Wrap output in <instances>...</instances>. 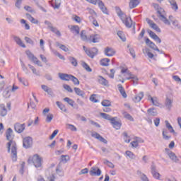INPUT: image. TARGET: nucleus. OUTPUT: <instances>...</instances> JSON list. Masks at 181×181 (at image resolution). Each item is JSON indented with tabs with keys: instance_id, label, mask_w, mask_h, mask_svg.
Returning <instances> with one entry per match:
<instances>
[{
	"instance_id": "10",
	"label": "nucleus",
	"mask_w": 181,
	"mask_h": 181,
	"mask_svg": "<svg viewBox=\"0 0 181 181\" xmlns=\"http://www.w3.org/2000/svg\"><path fill=\"white\" fill-rule=\"evenodd\" d=\"M147 33H148L150 37H151V39H153L155 42H158V43H162V40H160L159 38V36L156 35L155 33H153L152 30H151L150 29H148Z\"/></svg>"
},
{
	"instance_id": "29",
	"label": "nucleus",
	"mask_w": 181,
	"mask_h": 181,
	"mask_svg": "<svg viewBox=\"0 0 181 181\" xmlns=\"http://www.w3.org/2000/svg\"><path fill=\"white\" fill-rule=\"evenodd\" d=\"M138 5H139V1L138 0H130V2H129L130 9H134V8H136Z\"/></svg>"
},
{
	"instance_id": "53",
	"label": "nucleus",
	"mask_w": 181,
	"mask_h": 181,
	"mask_svg": "<svg viewBox=\"0 0 181 181\" xmlns=\"http://www.w3.org/2000/svg\"><path fill=\"white\" fill-rule=\"evenodd\" d=\"M150 28H151L152 29H154V30L160 33V28H159V27L158 26V25H156V23H154L153 24H151V26Z\"/></svg>"
},
{
	"instance_id": "58",
	"label": "nucleus",
	"mask_w": 181,
	"mask_h": 181,
	"mask_svg": "<svg viewBox=\"0 0 181 181\" xmlns=\"http://www.w3.org/2000/svg\"><path fill=\"white\" fill-rule=\"evenodd\" d=\"M60 5H62V0H55V6H54V9H59V8H60Z\"/></svg>"
},
{
	"instance_id": "33",
	"label": "nucleus",
	"mask_w": 181,
	"mask_h": 181,
	"mask_svg": "<svg viewBox=\"0 0 181 181\" xmlns=\"http://www.w3.org/2000/svg\"><path fill=\"white\" fill-rule=\"evenodd\" d=\"M169 3L172 6L171 8L172 9H173V11H177V9H179V6H177V4L176 3V1L170 0Z\"/></svg>"
},
{
	"instance_id": "41",
	"label": "nucleus",
	"mask_w": 181,
	"mask_h": 181,
	"mask_svg": "<svg viewBox=\"0 0 181 181\" xmlns=\"http://www.w3.org/2000/svg\"><path fill=\"white\" fill-rule=\"evenodd\" d=\"M28 67L33 71V74L35 76H40L39 71H37L35 66H32L31 64H28Z\"/></svg>"
},
{
	"instance_id": "21",
	"label": "nucleus",
	"mask_w": 181,
	"mask_h": 181,
	"mask_svg": "<svg viewBox=\"0 0 181 181\" xmlns=\"http://www.w3.org/2000/svg\"><path fill=\"white\" fill-rule=\"evenodd\" d=\"M117 87H118V90H119L120 94L122 95L123 98H127V92H125V89H124V87L122 86V85L118 84Z\"/></svg>"
},
{
	"instance_id": "37",
	"label": "nucleus",
	"mask_w": 181,
	"mask_h": 181,
	"mask_svg": "<svg viewBox=\"0 0 181 181\" xmlns=\"http://www.w3.org/2000/svg\"><path fill=\"white\" fill-rule=\"evenodd\" d=\"M49 30H51V32H52L53 33H55V35H57V36H59V37H60V36H62V33H60V30H57L56 28V27H51L49 28Z\"/></svg>"
},
{
	"instance_id": "17",
	"label": "nucleus",
	"mask_w": 181,
	"mask_h": 181,
	"mask_svg": "<svg viewBox=\"0 0 181 181\" xmlns=\"http://www.w3.org/2000/svg\"><path fill=\"white\" fill-rule=\"evenodd\" d=\"M64 101H65V103H67L69 105H71V107H73L74 108H76V110L78 109V105H75V106H74V100H73L70 98H64Z\"/></svg>"
},
{
	"instance_id": "2",
	"label": "nucleus",
	"mask_w": 181,
	"mask_h": 181,
	"mask_svg": "<svg viewBox=\"0 0 181 181\" xmlns=\"http://www.w3.org/2000/svg\"><path fill=\"white\" fill-rule=\"evenodd\" d=\"M153 6L156 10L158 13L157 16L160 19V21H161V22H163L165 25L170 26V21H169L166 16H165V10L162 7L159 6V4H153Z\"/></svg>"
},
{
	"instance_id": "49",
	"label": "nucleus",
	"mask_w": 181,
	"mask_h": 181,
	"mask_svg": "<svg viewBox=\"0 0 181 181\" xmlns=\"http://www.w3.org/2000/svg\"><path fill=\"white\" fill-rule=\"evenodd\" d=\"M103 107H111V102L108 100H104L101 103Z\"/></svg>"
},
{
	"instance_id": "24",
	"label": "nucleus",
	"mask_w": 181,
	"mask_h": 181,
	"mask_svg": "<svg viewBox=\"0 0 181 181\" xmlns=\"http://www.w3.org/2000/svg\"><path fill=\"white\" fill-rule=\"evenodd\" d=\"M142 98H144V93L141 92L138 95H136L134 96V98H133V101L134 103H139V101H141V100H142Z\"/></svg>"
},
{
	"instance_id": "42",
	"label": "nucleus",
	"mask_w": 181,
	"mask_h": 181,
	"mask_svg": "<svg viewBox=\"0 0 181 181\" xmlns=\"http://www.w3.org/2000/svg\"><path fill=\"white\" fill-rule=\"evenodd\" d=\"M137 173H138V175H140L141 180H143V181H149V179L148 178L146 175L142 173V172L138 170Z\"/></svg>"
},
{
	"instance_id": "15",
	"label": "nucleus",
	"mask_w": 181,
	"mask_h": 181,
	"mask_svg": "<svg viewBox=\"0 0 181 181\" xmlns=\"http://www.w3.org/2000/svg\"><path fill=\"white\" fill-rule=\"evenodd\" d=\"M104 53L105 56L111 57L115 54V50L111 47H107L105 49Z\"/></svg>"
},
{
	"instance_id": "14",
	"label": "nucleus",
	"mask_w": 181,
	"mask_h": 181,
	"mask_svg": "<svg viewBox=\"0 0 181 181\" xmlns=\"http://www.w3.org/2000/svg\"><path fill=\"white\" fill-rule=\"evenodd\" d=\"M127 74L130 76V77L127 78V80H132L133 84H138V80H139L137 76H135L134 74H132L131 72H129V71L127 70Z\"/></svg>"
},
{
	"instance_id": "22",
	"label": "nucleus",
	"mask_w": 181,
	"mask_h": 181,
	"mask_svg": "<svg viewBox=\"0 0 181 181\" xmlns=\"http://www.w3.org/2000/svg\"><path fill=\"white\" fill-rule=\"evenodd\" d=\"M13 40L16 42V43L18 45V46H21V47H23V48L26 47V45L23 44V42H22V40L19 37L14 36Z\"/></svg>"
},
{
	"instance_id": "8",
	"label": "nucleus",
	"mask_w": 181,
	"mask_h": 181,
	"mask_svg": "<svg viewBox=\"0 0 181 181\" xmlns=\"http://www.w3.org/2000/svg\"><path fill=\"white\" fill-rule=\"evenodd\" d=\"M146 45L147 46H149V47H151V49H153V50H156V52H158L159 53H162V52H160V50L159 49V48H158L156 45H155V43H153V42L151 41V40H149V38L146 39Z\"/></svg>"
},
{
	"instance_id": "30",
	"label": "nucleus",
	"mask_w": 181,
	"mask_h": 181,
	"mask_svg": "<svg viewBox=\"0 0 181 181\" xmlns=\"http://www.w3.org/2000/svg\"><path fill=\"white\" fill-rule=\"evenodd\" d=\"M98 35H90L88 38V42H93V43H98Z\"/></svg>"
},
{
	"instance_id": "11",
	"label": "nucleus",
	"mask_w": 181,
	"mask_h": 181,
	"mask_svg": "<svg viewBox=\"0 0 181 181\" xmlns=\"http://www.w3.org/2000/svg\"><path fill=\"white\" fill-rule=\"evenodd\" d=\"M90 176H100L101 170L98 167H92L90 171Z\"/></svg>"
},
{
	"instance_id": "60",
	"label": "nucleus",
	"mask_w": 181,
	"mask_h": 181,
	"mask_svg": "<svg viewBox=\"0 0 181 181\" xmlns=\"http://www.w3.org/2000/svg\"><path fill=\"white\" fill-rule=\"evenodd\" d=\"M144 35H145V28H143L141 30V32L140 33V34L138 36V40H141L142 39V37H144Z\"/></svg>"
},
{
	"instance_id": "43",
	"label": "nucleus",
	"mask_w": 181,
	"mask_h": 181,
	"mask_svg": "<svg viewBox=\"0 0 181 181\" xmlns=\"http://www.w3.org/2000/svg\"><path fill=\"white\" fill-rule=\"evenodd\" d=\"M125 154L127 155V156L129 158V159H136V158L135 154H134V153H132V151H127L125 152Z\"/></svg>"
},
{
	"instance_id": "36",
	"label": "nucleus",
	"mask_w": 181,
	"mask_h": 181,
	"mask_svg": "<svg viewBox=\"0 0 181 181\" xmlns=\"http://www.w3.org/2000/svg\"><path fill=\"white\" fill-rule=\"evenodd\" d=\"M173 101H172V100H170L169 98H167L165 100V107L168 108V110H170V108H172V104H173Z\"/></svg>"
},
{
	"instance_id": "38",
	"label": "nucleus",
	"mask_w": 181,
	"mask_h": 181,
	"mask_svg": "<svg viewBox=\"0 0 181 181\" xmlns=\"http://www.w3.org/2000/svg\"><path fill=\"white\" fill-rule=\"evenodd\" d=\"M117 36L119 37V39H121L122 42H126L127 37H125V34H124V32L118 31Z\"/></svg>"
},
{
	"instance_id": "48",
	"label": "nucleus",
	"mask_w": 181,
	"mask_h": 181,
	"mask_svg": "<svg viewBox=\"0 0 181 181\" xmlns=\"http://www.w3.org/2000/svg\"><path fill=\"white\" fill-rule=\"evenodd\" d=\"M57 46H58V47H59V49H61L64 52H69V48H67V47H66V45H62L59 42H57Z\"/></svg>"
},
{
	"instance_id": "31",
	"label": "nucleus",
	"mask_w": 181,
	"mask_h": 181,
	"mask_svg": "<svg viewBox=\"0 0 181 181\" xmlns=\"http://www.w3.org/2000/svg\"><path fill=\"white\" fill-rule=\"evenodd\" d=\"M110 62V60L108 58L102 59L100 60V65L103 66L105 67H107V66H110V64H109Z\"/></svg>"
},
{
	"instance_id": "27",
	"label": "nucleus",
	"mask_w": 181,
	"mask_h": 181,
	"mask_svg": "<svg viewBox=\"0 0 181 181\" xmlns=\"http://www.w3.org/2000/svg\"><path fill=\"white\" fill-rule=\"evenodd\" d=\"M165 127L167 129H168V131L170 132V134H175L176 132H175V129H173V127H172L170 123H169L168 120H165Z\"/></svg>"
},
{
	"instance_id": "16",
	"label": "nucleus",
	"mask_w": 181,
	"mask_h": 181,
	"mask_svg": "<svg viewBox=\"0 0 181 181\" xmlns=\"http://www.w3.org/2000/svg\"><path fill=\"white\" fill-rule=\"evenodd\" d=\"M58 76L59 78H61V80H64V81H69V80H71V77L73 75L59 73Z\"/></svg>"
},
{
	"instance_id": "61",
	"label": "nucleus",
	"mask_w": 181,
	"mask_h": 181,
	"mask_svg": "<svg viewBox=\"0 0 181 181\" xmlns=\"http://www.w3.org/2000/svg\"><path fill=\"white\" fill-rule=\"evenodd\" d=\"M52 119H53V115L49 114L47 115L46 122H52Z\"/></svg>"
},
{
	"instance_id": "44",
	"label": "nucleus",
	"mask_w": 181,
	"mask_h": 181,
	"mask_svg": "<svg viewBox=\"0 0 181 181\" xmlns=\"http://www.w3.org/2000/svg\"><path fill=\"white\" fill-rule=\"evenodd\" d=\"M81 38L84 42H88L89 37H87V35H86V30H82L81 33Z\"/></svg>"
},
{
	"instance_id": "40",
	"label": "nucleus",
	"mask_w": 181,
	"mask_h": 181,
	"mask_svg": "<svg viewBox=\"0 0 181 181\" xmlns=\"http://www.w3.org/2000/svg\"><path fill=\"white\" fill-rule=\"evenodd\" d=\"M144 53H146L147 56L149 57V59H153V54L151 52V49L149 48H146L145 49H143Z\"/></svg>"
},
{
	"instance_id": "34",
	"label": "nucleus",
	"mask_w": 181,
	"mask_h": 181,
	"mask_svg": "<svg viewBox=\"0 0 181 181\" xmlns=\"http://www.w3.org/2000/svg\"><path fill=\"white\" fill-rule=\"evenodd\" d=\"M100 117H102V118H104V119H107V121H110V122L112 119V117H111V115L107 113L100 112Z\"/></svg>"
},
{
	"instance_id": "26",
	"label": "nucleus",
	"mask_w": 181,
	"mask_h": 181,
	"mask_svg": "<svg viewBox=\"0 0 181 181\" xmlns=\"http://www.w3.org/2000/svg\"><path fill=\"white\" fill-rule=\"evenodd\" d=\"M70 30L71 32H72V33H76V35H80V27H78V25H72L70 28Z\"/></svg>"
},
{
	"instance_id": "7",
	"label": "nucleus",
	"mask_w": 181,
	"mask_h": 181,
	"mask_svg": "<svg viewBox=\"0 0 181 181\" xmlns=\"http://www.w3.org/2000/svg\"><path fill=\"white\" fill-rule=\"evenodd\" d=\"M25 128L26 125L25 124L16 123L14 124V129L16 132H18V134H22V132L25 131Z\"/></svg>"
},
{
	"instance_id": "50",
	"label": "nucleus",
	"mask_w": 181,
	"mask_h": 181,
	"mask_svg": "<svg viewBox=\"0 0 181 181\" xmlns=\"http://www.w3.org/2000/svg\"><path fill=\"white\" fill-rule=\"evenodd\" d=\"M17 78L20 81V83H22L23 84V86H28V81H26L25 78H21L19 77V75H18Z\"/></svg>"
},
{
	"instance_id": "51",
	"label": "nucleus",
	"mask_w": 181,
	"mask_h": 181,
	"mask_svg": "<svg viewBox=\"0 0 181 181\" xmlns=\"http://www.w3.org/2000/svg\"><path fill=\"white\" fill-rule=\"evenodd\" d=\"M3 95L5 98H9L11 97V94L9 93V88H6L3 92Z\"/></svg>"
},
{
	"instance_id": "19",
	"label": "nucleus",
	"mask_w": 181,
	"mask_h": 181,
	"mask_svg": "<svg viewBox=\"0 0 181 181\" xmlns=\"http://www.w3.org/2000/svg\"><path fill=\"white\" fill-rule=\"evenodd\" d=\"M98 83L99 84H101V86H105L106 87H108V86H110L108 81L102 76H99Z\"/></svg>"
},
{
	"instance_id": "55",
	"label": "nucleus",
	"mask_w": 181,
	"mask_h": 181,
	"mask_svg": "<svg viewBox=\"0 0 181 181\" xmlns=\"http://www.w3.org/2000/svg\"><path fill=\"white\" fill-rule=\"evenodd\" d=\"M63 88H64V90L68 91V93H73V89L71 88V87H70V86L67 84H64Z\"/></svg>"
},
{
	"instance_id": "39",
	"label": "nucleus",
	"mask_w": 181,
	"mask_h": 181,
	"mask_svg": "<svg viewBox=\"0 0 181 181\" xmlns=\"http://www.w3.org/2000/svg\"><path fill=\"white\" fill-rule=\"evenodd\" d=\"M70 63L72 64V66H74V67H77V59H76V58L73 57H68Z\"/></svg>"
},
{
	"instance_id": "3",
	"label": "nucleus",
	"mask_w": 181,
	"mask_h": 181,
	"mask_svg": "<svg viewBox=\"0 0 181 181\" xmlns=\"http://www.w3.org/2000/svg\"><path fill=\"white\" fill-rule=\"evenodd\" d=\"M115 9L117 16L120 18L121 21L123 22L125 26L129 28H132V19L131 17L125 16L119 7L117 6L115 7Z\"/></svg>"
},
{
	"instance_id": "5",
	"label": "nucleus",
	"mask_w": 181,
	"mask_h": 181,
	"mask_svg": "<svg viewBox=\"0 0 181 181\" xmlns=\"http://www.w3.org/2000/svg\"><path fill=\"white\" fill-rule=\"evenodd\" d=\"M83 49L85 53L87 54V56H88V57H90V59H94V57H95V56L98 54V49H97L96 47L88 49L83 45Z\"/></svg>"
},
{
	"instance_id": "63",
	"label": "nucleus",
	"mask_w": 181,
	"mask_h": 181,
	"mask_svg": "<svg viewBox=\"0 0 181 181\" xmlns=\"http://www.w3.org/2000/svg\"><path fill=\"white\" fill-rule=\"evenodd\" d=\"M173 80H175V81H177V83H180L181 84V78L180 77H179V76L175 75L173 76Z\"/></svg>"
},
{
	"instance_id": "9",
	"label": "nucleus",
	"mask_w": 181,
	"mask_h": 181,
	"mask_svg": "<svg viewBox=\"0 0 181 181\" xmlns=\"http://www.w3.org/2000/svg\"><path fill=\"white\" fill-rule=\"evenodd\" d=\"M117 117H112L110 124H112L113 128H115V129H121L122 123H121V121H117Z\"/></svg>"
},
{
	"instance_id": "12",
	"label": "nucleus",
	"mask_w": 181,
	"mask_h": 181,
	"mask_svg": "<svg viewBox=\"0 0 181 181\" xmlns=\"http://www.w3.org/2000/svg\"><path fill=\"white\" fill-rule=\"evenodd\" d=\"M91 136H93V138H95L96 139H98V141H100V142H103V144H107V141L104 139V137H103L100 134L97 133V132H93L91 134Z\"/></svg>"
},
{
	"instance_id": "20",
	"label": "nucleus",
	"mask_w": 181,
	"mask_h": 181,
	"mask_svg": "<svg viewBox=\"0 0 181 181\" xmlns=\"http://www.w3.org/2000/svg\"><path fill=\"white\" fill-rule=\"evenodd\" d=\"M74 90L75 92V93L76 94V95H78L79 97H81V98H84V95H86V93H84V91H83L81 89H80L79 88H74Z\"/></svg>"
},
{
	"instance_id": "54",
	"label": "nucleus",
	"mask_w": 181,
	"mask_h": 181,
	"mask_svg": "<svg viewBox=\"0 0 181 181\" xmlns=\"http://www.w3.org/2000/svg\"><path fill=\"white\" fill-rule=\"evenodd\" d=\"M25 161H23L21 163V168H20V170H19V173L21 174V175H23L25 170L23 169H25Z\"/></svg>"
},
{
	"instance_id": "64",
	"label": "nucleus",
	"mask_w": 181,
	"mask_h": 181,
	"mask_svg": "<svg viewBox=\"0 0 181 181\" xmlns=\"http://www.w3.org/2000/svg\"><path fill=\"white\" fill-rule=\"evenodd\" d=\"M173 25L175 28H177L178 29H181V26L179 25V21H173Z\"/></svg>"
},
{
	"instance_id": "13",
	"label": "nucleus",
	"mask_w": 181,
	"mask_h": 181,
	"mask_svg": "<svg viewBox=\"0 0 181 181\" xmlns=\"http://www.w3.org/2000/svg\"><path fill=\"white\" fill-rule=\"evenodd\" d=\"M98 5L103 13L108 15V9L107 7H105V5H104V2H103V1L98 0Z\"/></svg>"
},
{
	"instance_id": "32",
	"label": "nucleus",
	"mask_w": 181,
	"mask_h": 181,
	"mask_svg": "<svg viewBox=\"0 0 181 181\" xmlns=\"http://www.w3.org/2000/svg\"><path fill=\"white\" fill-rule=\"evenodd\" d=\"M56 104L58 108L60 109L61 111H64V112H67V109H66V106L62 103V102L57 101Z\"/></svg>"
},
{
	"instance_id": "6",
	"label": "nucleus",
	"mask_w": 181,
	"mask_h": 181,
	"mask_svg": "<svg viewBox=\"0 0 181 181\" xmlns=\"http://www.w3.org/2000/svg\"><path fill=\"white\" fill-rule=\"evenodd\" d=\"M33 144V140L32 139V137L28 136L23 139V147L25 148V149L30 148Z\"/></svg>"
},
{
	"instance_id": "62",
	"label": "nucleus",
	"mask_w": 181,
	"mask_h": 181,
	"mask_svg": "<svg viewBox=\"0 0 181 181\" xmlns=\"http://www.w3.org/2000/svg\"><path fill=\"white\" fill-rule=\"evenodd\" d=\"M95 94H93L90 97V100L92 101V103H98V100L95 99Z\"/></svg>"
},
{
	"instance_id": "52",
	"label": "nucleus",
	"mask_w": 181,
	"mask_h": 181,
	"mask_svg": "<svg viewBox=\"0 0 181 181\" xmlns=\"http://www.w3.org/2000/svg\"><path fill=\"white\" fill-rule=\"evenodd\" d=\"M151 174L153 175V177H154V179H156L157 180H160V174L159 173L156 171L154 173H152Z\"/></svg>"
},
{
	"instance_id": "59",
	"label": "nucleus",
	"mask_w": 181,
	"mask_h": 181,
	"mask_svg": "<svg viewBox=\"0 0 181 181\" xmlns=\"http://www.w3.org/2000/svg\"><path fill=\"white\" fill-rule=\"evenodd\" d=\"M24 40H25L26 43H28L29 45H32V46L35 45V42H33V40L28 37H25Z\"/></svg>"
},
{
	"instance_id": "57",
	"label": "nucleus",
	"mask_w": 181,
	"mask_h": 181,
	"mask_svg": "<svg viewBox=\"0 0 181 181\" xmlns=\"http://www.w3.org/2000/svg\"><path fill=\"white\" fill-rule=\"evenodd\" d=\"M151 103L153 105H155L156 107H159V102L158 101L157 98H151Z\"/></svg>"
},
{
	"instance_id": "4",
	"label": "nucleus",
	"mask_w": 181,
	"mask_h": 181,
	"mask_svg": "<svg viewBox=\"0 0 181 181\" xmlns=\"http://www.w3.org/2000/svg\"><path fill=\"white\" fill-rule=\"evenodd\" d=\"M28 163H33L35 168H42L43 165V158L38 154H35L33 157H30L28 160Z\"/></svg>"
},
{
	"instance_id": "23",
	"label": "nucleus",
	"mask_w": 181,
	"mask_h": 181,
	"mask_svg": "<svg viewBox=\"0 0 181 181\" xmlns=\"http://www.w3.org/2000/svg\"><path fill=\"white\" fill-rule=\"evenodd\" d=\"M8 114V110H6V107H5V105L1 104L0 105V115L1 117H5Z\"/></svg>"
},
{
	"instance_id": "1",
	"label": "nucleus",
	"mask_w": 181,
	"mask_h": 181,
	"mask_svg": "<svg viewBox=\"0 0 181 181\" xmlns=\"http://www.w3.org/2000/svg\"><path fill=\"white\" fill-rule=\"evenodd\" d=\"M13 134V130L8 128L6 132V138L9 142L7 143L8 152H11V158L13 162H16L18 160V148L16 147V142L13 141V137L12 134Z\"/></svg>"
},
{
	"instance_id": "28",
	"label": "nucleus",
	"mask_w": 181,
	"mask_h": 181,
	"mask_svg": "<svg viewBox=\"0 0 181 181\" xmlns=\"http://www.w3.org/2000/svg\"><path fill=\"white\" fill-rule=\"evenodd\" d=\"M26 17L31 23H35V25H37L39 23V21L33 18L32 15L27 13Z\"/></svg>"
},
{
	"instance_id": "47",
	"label": "nucleus",
	"mask_w": 181,
	"mask_h": 181,
	"mask_svg": "<svg viewBox=\"0 0 181 181\" xmlns=\"http://www.w3.org/2000/svg\"><path fill=\"white\" fill-rule=\"evenodd\" d=\"M71 81L74 83V86H78L80 84V81L73 75L71 76Z\"/></svg>"
},
{
	"instance_id": "35",
	"label": "nucleus",
	"mask_w": 181,
	"mask_h": 181,
	"mask_svg": "<svg viewBox=\"0 0 181 181\" xmlns=\"http://www.w3.org/2000/svg\"><path fill=\"white\" fill-rule=\"evenodd\" d=\"M81 66L82 67H83V69H85V70H86V71H88V73H91L93 71V69H91V68L90 67V66H88L87 63L82 62Z\"/></svg>"
},
{
	"instance_id": "18",
	"label": "nucleus",
	"mask_w": 181,
	"mask_h": 181,
	"mask_svg": "<svg viewBox=\"0 0 181 181\" xmlns=\"http://www.w3.org/2000/svg\"><path fill=\"white\" fill-rule=\"evenodd\" d=\"M168 155L170 159H171V160H173L175 163H179V158H177V156H176V154L175 153L170 151V152L168 153Z\"/></svg>"
},
{
	"instance_id": "46",
	"label": "nucleus",
	"mask_w": 181,
	"mask_h": 181,
	"mask_svg": "<svg viewBox=\"0 0 181 181\" xmlns=\"http://www.w3.org/2000/svg\"><path fill=\"white\" fill-rule=\"evenodd\" d=\"M124 140L127 144H129L131 142V138L128 136V133L127 132H123Z\"/></svg>"
},
{
	"instance_id": "25",
	"label": "nucleus",
	"mask_w": 181,
	"mask_h": 181,
	"mask_svg": "<svg viewBox=\"0 0 181 181\" xmlns=\"http://www.w3.org/2000/svg\"><path fill=\"white\" fill-rule=\"evenodd\" d=\"M147 114L151 117H156V115H158V111H156V109H155L153 107L149 108L147 110Z\"/></svg>"
},
{
	"instance_id": "45",
	"label": "nucleus",
	"mask_w": 181,
	"mask_h": 181,
	"mask_svg": "<svg viewBox=\"0 0 181 181\" xmlns=\"http://www.w3.org/2000/svg\"><path fill=\"white\" fill-rule=\"evenodd\" d=\"M26 54H27L28 59H30L31 60V62L36 60V57H35V55L32 52H30V51H27Z\"/></svg>"
},
{
	"instance_id": "56",
	"label": "nucleus",
	"mask_w": 181,
	"mask_h": 181,
	"mask_svg": "<svg viewBox=\"0 0 181 181\" xmlns=\"http://www.w3.org/2000/svg\"><path fill=\"white\" fill-rule=\"evenodd\" d=\"M21 67L23 69V71H24L25 72V74H28L29 70L28 69V67H26V66L25 65L23 62L21 61Z\"/></svg>"
}]
</instances>
